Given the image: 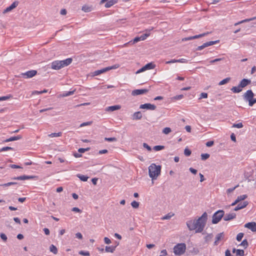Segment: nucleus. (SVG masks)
I'll return each instance as SVG.
<instances>
[{
  "label": "nucleus",
  "mask_w": 256,
  "mask_h": 256,
  "mask_svg": "<svg viewBox=\"0 0 256 256\" xmlns=\"http://www.w3.org/2000/svg\"><path fill=\"white\" fill-rule=\"evenodd\" d=\"M174 216V214L170 212L162 218V220H170Z\"/></svg>",
  "instance_id": "obj_33"
},
{
  "label": "nucleus",
  "mask_w": 256,
  "mask_h": 256,
  "mask_svg": "<svg viewBox=\"0 0 256 256\" xmlns=\"http://www.w3.org/2000/svg\"><path fill=\"white\" fill-rule=\"evenodd\" d=\"M186 226L190 230H195L196 226H195V220H188L186 222Z\"/></svg>",
  "instance_id": "obj_18"
},
{
  "label": "nucleus",
  "mask_w": 256,
  "mask_h": 256,
  "mask_svg": "<svg viewBox=\"0 0 256 256\" xmlns=\"http://www.w3.org/2000/svg\"><path fill=\"white\" fill-rule=\"evenodd\" d=\"M186 250V245L184 243L177 244L174 248V252L176 255L180 256L184 254Z\"/></svg>",
  "instance_id": "obj_4"
},
{
  "label": "nucleus",
  "mask_w": 256,
  "mask_h": 256,
  "mask_svg": "<svg viewBox=\"0 0 256 256\" xmlns=\"http://www.w3.org/2000/svg\"><path fill=\"white\" fill-rule=\"evenodd\" d=\"M9 150H14V148L10 146H5L3 147L0 149V152L4 151Z\"/></svg>",
  "instance_id": "obj_41"
},
{
  "label": "nucleus",
  "mask_w": 256,
  "mask_h": 256,
  "mask_svg": "<svg viewBox=\"0 0 256 256\" xmlns=\"http://www.w3.org/2000/svg\"><path fill=\"white\" fill-rule=\"evenodd\" d=\"M72 61V58H68L62 60H55L52 62L51 68L55 70H58L70 64Z\"/></svg>",
  "instance_id": "obj_2"
},
{
  "label": "nucleus",
  "mask_w": 256,
  "mask_h": 256,
  "mask_svg": "<svg viewBox=\"0 0 256 256\" xmlns=\"http://www.w3.org/2000/svg\"><path fill=\"white\" fill-rule=\"evenodd\" d=\"M72 212H82V210L78 208H76V207H74L72 208Z\"/></svg>",
  "instance_id": "obj_63"
},
{
  "label": "nucleus",
  "mask_w": 256,
  "mask_h": 256,
  "mask_svg": "<svg viewBox=\"0 0 256 256\" xmlns=\"http://www.w3.org/2000/svg\"><path fill=\"white\" fill-rule=\"evenodd\" d=\"M131 206L133 208H137L139 206V202L134 200L132 202Z\"/></svg>",
  "instance_id": "obj_42"
},
{
  "label": "nucleus",
  "mask_w": 256,
  "mask_h": 256,
  "mask_svg": "<svg viewBox=\"0 0 256 256\" xmlns=\"http://www.w3.org/2000/svg\"><path fill=\"white\" fill-rule=\"evenodd\" d=\"M161 171V166L156 165L155 164H152L148 167L149 176L152 180H156L160 174Z\"/></svg>",
  "instance_id": "obj_3"
},
{
  "label": "nucleus",
  "mask_w": 256,
  "mask_h": 256,
  "mask_svg": "<svg viewBox=\"0 0 256 256\" xmlns=\"http://www.w3.org/2000/svg\"><path fill=\"white\" fill-rule=\"evenodd\" d=\"M18 3H19L18 2V1L14 2L10 6H9L8 7L6 8L5 10H4L2 13L4 14H5L11 11L13 9L16 8L18 6Z\"/></svg>",
  "instance_id": "obj_16"
},
{
  "label": "nucleus",
  "mask_w": 256,
  "mask_h": 256,
  "mask_svg": "<svg viewBox=\"0 0 256 256\" xmlns=\"http://www.w3.org/2000/svg\"><path fill=\"white\" fill-rule=\"evenodd\" d=\"M236 214L234 212H230L229 214H224V221H228L232 220L236 218Z\"/></svg>",
  "instance_id": "obj_15"
},
{
  "label": "nucleus",
  "mask_w": 256,
  "mask_h": 256,
  "mask_svg": "<svg viewBox=\"0 0 256 256\" xmlns=\"http://www.w3.org/2000/svg\"><path fill=\"white\" fill-rule=\"evenodd\" d=\"M62 136V132H58V133H52L51 134H50L48 135V136L50 137H51V138H52V137H58V136Z\"/></svg>",
  "instance_id": "obj_43"
},
{
  "label": "nucleus",
  "mask_w": 256,
  "mask_h": 256,
  "mask_svg": "<svg viewBox=\"0 0 256 256\" xmlns=\"http://www.w3.org/2000/svg\"><path fill=\"white\" fill-rule=\"evenodd\" d=\"M142 118V114L140 112H135L132 115V119L139 120Z\"/></svg>",
  "instance_id": "obj_23"
},
{
  "label": "nucleus",
  "mask_w": 256,
  "mask_h": 256,
  "mask_svg": "<svg viewBox=\"0 0 256 256\" xmlns=\"http://www.w3.org/2000/svg\"><path fill=\"white\" fill-rule=\"evenodd\" d=\"M183 98V94H180L174 96V97L172 98V99L174 100H179L182 99Z\"/></svg>",
  "instance_id": "obj_48"
},
{
  "label": "nucleus",
  "mask_w": 256,
  "mask_h": 256,
  "mask_svg": "<svg viewBox=\"0 0 256 256\" xmlns=\"http://www.w3.org/2000/svg\"><path fill=\"white\" fill-rule=\"evenodd\" d=\"M209 34H210L209 32H204V33H202V34H198V35H196L194 36H191L184 38H182V41H188V40H194V39H196V38H202L203 36L208 35Z\"/></svg>",
  "instance_id": "obj_9"
},
{
  "label": "nucleus",
  "mask_w": 256,
  "mask_h": 256,
  "mask_svg": "<svg viewBox=\"0 0 256 256\" xmlns=\"http://www.w3.org/2000/svg\"><path fill=\"white\" fill-rule=\"evenodd\" d=\"M120 108V106L119 105H114L110 106L106 108V110L107 112H114V110H118Z\"/></svg>",
  "instance_id": "obj_21"
},
{
  "label": "nucleus",
  "mask_w": 256,
  "mask_h": 256,
  "mask_svg": "<svg viewBox=\"0 0 256 256\" xmlns=\"http://www.w3.org/2000/svg\"><path fill=\"white\" fill-rule=\"evenodd\" d=\"M37 74V71L36 70H28L26 72H23L20 74V78H31L36 76Z\"/></svg>",
  "instance_id": "obj_7"
},
{
  "label": "nucleus",
  "mask_w": 256,
  "mask_h": 256,
  "mask_svg": "<svg viewBox=\"0 0 256 256\" xmlns=\"http://www.w3.org/2000/svg\"><path fill=\"white\" fill-rule=\"evenodd\" d=\"M214 144V141L210 140V141L207 142L206 144V145L208 147H210L212 146H213Z\"/></svg>",
  "instance_id": "obj_60"
},
{
  "label": "nucleus",
  "mask_w": 256,
  "mask_h": 256,
  "mask_svg": "<svg viewBox=\"0 0 256 256\" xmlns=\"http://www.w3.org/2000/svg\"><path fill=\"white\" fill-rule=\"evenodd\" d=\"M231 90L234 93H238L242 92V88L238 84L237 86H233L231 88Z\"/></svg>",
  "instance_id": "obj_26"
},
{
  "label": "nucleus",
  "mask_w": 256,
  "mask_h": 256,
  "mask_svg": "<svg viewBox=\"0 0 256 256\" xmlns=\"http://www.w3.org/2000/svg\"><path fill=\"white\" fill-rule=\"evenodd\" d=\"M251 80H250L244 78L240 82L239 85L242 88L246 87L248 84H250Z\"/></svg>",
  "instance_id": "obj_20"
},
{
  "label": "nucleus",
  "mask_w": 256,
  "mask_h": 256,
  "mask_svg": "<svg viewBox=\"0 0 256 256\" xmlns=\"http://www.w3.org/2000/svg\"><path fill=\"white\" fill-rule=\"evenodd\" d=\"M92 124V122H83L80 124V126L82 127L86 126H89L90 125Z\"/></svg>",
  "instance_id": "obj_59"
},
{
  "label": "nucleus",
  "mask_w": 256,
  "mask_h": 256,
  "mask_svg": "<svg viewBox=\"0 0 256 256\" xmlns=\"http://www.w3.org/2000/svg\"><path fill=\"white\" fill-rule=\"evenodd\" d=\"M36 178V176H18L12 178L11 179L14 180H32Z\"/></svg>",
  "instance_id": "obj_11"
},
{
  "label": "nucleus",
  "mask_w": 256,
  "mask_h": 256,
  "mask_svg": "<svg viewBox=\"0 0 256 256\" xmlns=\"http://www.w3.org/2000/svg\"><path fill=\"white\" fill-rule=\"evenodd\" d=\"M0 236L1 238L4 242H6L7 240V239H8V238L4 234V233H1L0 234Z\"/></svg>",
  "instance_id": "obj_50"
},
{
  "label": "nucleus",
  "mask_w": 256,
  "mask_h": 256,
  "mask_svg": "<svg viewBox=\"0 0 256 256\" xmlns=\"http://www.w3.org/2000/svg\"><path fill=\"white\" fill-rule=\"evenodd\" d=\"M146 32H150V30H146ZM150 32H146V34H143L140 36V39L141 40H144L150 36Z\"/></svg>",
  "instance_id": "obj_31"
},
{
  "label": "nucleus",
  "mask_w": 256,
  "mask_h": 256,
  "mask_svg": "<svg viewBox=\"0 0 256 256\" xmlns=\"http://www.w3.org/2000/svg\"><path fill=\"white\" fill-rule=\"evenodd\" d=\"M230 80V78H226L222 80H221L219 82L218 84L220 86L224 84L228 83V82H229Z\"/></svg>",
  "instance_id": "obj_34"
},
{
  "label": "nucleus",
  "mask_w": 256,
  "mask_h": 256,
  "mask_svg": "<svg viewBox=\"0 0 256 256\" xmlns=\"http://www.w3.org/2000/svg\"><path fill=\"white\" fill-rule=\"evenodd\" d=\"M240 245L243 246L244 248H247L248 246L247 240L244 239V240H243L241 244H240Z\"/></svg>",
  "instance_id": "obj_38"
},
{
  "label": "nucleus",
  "mask_w": 256,
  "mask_h": 256,
  "mask_svg": "<svg viewBox=\"0 0 256 256\" xmlns=\"http://www.w3.org/2000/svg\"><path fill=\"white\" fill-rule=\"evenodd\" d=\"M118 2V0H110L105 4L106 8H109Z\"/></svg>",
  "instance_id": "obj_25"
},
{
  "label": "nucleus",
  "mask_w": 256,
  "mask_h": 256,
  "mask_svg": "<svg viewBox=\"0 0 256 256\" xmlns=\"http://www.w3.org/2000/svg\"><path fill=\"white\" fill-rule=\"evenodd\" d=\"M224 212L223 210H218L214 212L212 217V223L218 224L222 218H224Z\"/></svg>",
  "instance_id": "obj_5"
},
{
  "label": "nucleus",
  "mask_w": 256,
  "mask_h": 256,
  "mask_svg": "<svg viewBox=\"0 0 256 256\" xmlns=\"http://www.w3.org/2000/svg\"><path fill=\"white\" fill-rule=\"evenodd\" d=\"M208 214L206 212L202 214V216L195 220V229L196 232H201L203 231L206 223Z\"/></svg>",
  "instance_id": "obj_1"
},
{
  "label": "nucleus",
  "mask_w": 256,
  "mask_h": 256,
  "mask_svg": "<svg viewBox=\"0 0 256 256\" xmlns=\"http://www.w3.org/2000/svg\"><path fill=\"white\" fill-rule=\"evenodd\" d=\"M218 42H219L218 40H215V41L208 42L204 43L202 45L198 46L196 50H201L206 47L214 45V44L218 43Z\"/></svg>",
  "instance_id": "obj_10"
},
{
  "label": "nucleus",
  "mask_w": 256,
  "mask_h": 256,
  "mask_svg": "<svg viewBox=\"0 0 256 256\" xmlns=\"http://www.w3.org/2000/svg\"><path fill=\"white\" fill-rule=\"evenodd\" d=\"M148 92V90L147 89L134 90L132 91V94L134 96H135L146 94Z\"/></svg>",
  "instance_id": "obj_17"
},
{
  "label": "nucleus",
  "mask_w": 256,
  "mask_h": 256,
  "mask_svg": "<svg viewBox=\"0 0 256 256\" xmlns=\"http://www.w3.org/2000/svg\"><path fill=\"white\" fill-rule=\"evenodd\" d=\"M10 96H1L0 97V101L8 100L10 98Z\"/></svg>",
  "instance_id": "obj_54"
},
{
  "label": "nucleus",
  "mask_w": 256,
  "mask_h": 256,
  "mask_svg": "<svg viewBox=\"0 0 256 256\" xmlns=\"http://www.w3.org/2000/svg\"><path fill=\"white\" fill-rule=\"evenodd\" d=\"M143 146L148 150V151H151L152 148L150 146H149L146 143H143Z\"/></svg>",
  "instance_id": "obj_57"
},
{
  "label": "nucleus",
  "mask_w": 256,
  "mask_h": 256,
  "mask_svg": "<svg viewBox=\"0 0 256 256\" xmlns=\"http://www.w3.org/2000/svg\"><path fill=\"white\" fill-rule=\"evenodd\" d=\"M172 132V130L170 128L166 127L162 130V132L166 134H168Z\"/></svg>",
  "instance_id": "obj_37"
},
{
  "label": "nucleus",
  "mask_w": 256,
  "mask_h": 256,
  "mask_svg": "<svg viewBox=\"0 0 256 256\" xmlns=\"http://www.w3.org/2000/svg\"><path fill=\"white\" fill-rule=\"evenodd\" d=\"M50 251L52 252L53 254H58V249L56 247L54 246V244H52L50 246Z\"/></svg>",
  "instance_id": "obj_28"
},
{
  "label": "nucleus",
  "mask_w": 256,
  "mask_h": 256,
  "mask_svg": "<svg viewBox=\"0 0 256 256\" xmlns=\"http://www.w3.org/2000/svg\"><path fill=\"white\" fill-rule=\"evenodd\" d=\"M164 146H156L153 148V149L156 151H159L164 149Z\"/></svg>",
  "instance_id": "obj_39"
},
{
  "label": "nucleus",
  "mask_w": 256,
  "mask_h": 256,
  "mask_svg": "<svg viewBox=\"0 0 256 256\" xmlns=\"http://www.w3.org/2000/svg\"><path fill=\"white\" fill-rule=\"evenodd\" d=\"M140 108L141 109H146L154 110L156 109V106L154 104H152L150 103H146L141 104L140 106Z\"/></svg>",
  "instance_id": "obj_12"
},
{
  "label": "nucleus",
  "mask_w": 256,
  "mask_h": 256,
  "mask_svg": "<svg viewBox=\"0 0 256 256\" xmlns=\"http://www.w3.org/2000/svg\"><path fill=\"white\" fill-rule=\"evenodd\" d=\"M10 167L12 168H22L21 166H20L18 165L14 164H10Z\"/></svg>",
  "instance_id": "obj_61"
},
{
  "label": "nucleus",
  "mask_w": 256,
  "mask_h": 256,
  "mask_svg": "<svg viewBox=\"0 0 256 256\" xmlns=\"http://www.w3.org/2000/svg\"><path fill=\"white\" fill-rule=\"evenodd\" d=\"M224 232L218 234L216 236L214 246H218L219 244L220 241L224 240Z\"/></svg>",
  "instance_id": "obj_13"
},
{
  "label": "nucleus",
  "mask_w": 256,
  "mask_h": 256,
  "mask_svg": "<svg viewBox=\"0 0 256 256\" xmlns=\"http://www.w3.org/2000/svg\"><path fill=\"white\" fill-rule=\"evenodd\" d=\"M244 252L242 250H237L236 252V256H244Z\"/></svg>",
  "instance_id": "obj_36"
},
{
  "label": "nucleus",
  "mask_w": 256,
  "mask_h": 256,
  "mask_svg": "<svg viewBox=\"0 0 256 256\" xmlns=\"http://www.w3.org/2000/svg\"><path fill=\"white\" fill-rule=\"evenodd\" d=\"M90 149V148H80L78 150V152L80 153H84L88 150Z\"/></svg>",
  "instance_id": "obj_55"
},
{
  "label": "nucleus",
  "mask_w": 256,
  "mask_h": 256,
  "mask_svg": "<svg viewBox=\"0 0 256 256\" xmlns=\"http://www.w3.org/2000/svg\"><path fill=\"white\" fill-rule=\"evenodd\" d=\"M74 92V91H70V92H65L64 94H63L62 96H70V95H72Z\"/></svg>",
  "instance_id": "obj_53"
},
{
  "label": "nucleus",
  "mask_w": 256,
  "mask_h": 256,
  "mask_svg": "<svg viewBox=\"0 0 256 256\" xmlns=\"http://www.w3.org/2000/svg\"><path fill=\"white\" fill-rule=\"evenodd\" d=\"M78 254L82 256H90V252L88 251L80 250L78 252Z\"/></svg>",
  "instance_id": "obj_44"
},
{
  "label": "nucleus",
  "mask_w": 256,
  "mask_h": 256,
  "mask_svg": "<svg viewBox=\"0 0 256 256\" xmlns=\"http://www.w3.org/2000/svg\"><path fill=\"white\" fill-rule=\"evenodd\" d=\"M22 138V136L20 135H18L17 136H12L10 138H7L4 141V142H10L14 141L19 140Z\"/></svg>",
  "instance_id": "obj_22"
},
{
  "label": "nucleus",
  "mask_w": 256,
  "mask_h": 256,
  "mask_svg": "<svg viewBox=\"0 0 256 256\" xmlns=\"http://www.w3.org/2000/svg\"><path fill=\"white\" fill-rule=\"evenodd\" d=\"M104 140L108 142H116V138H106Z\"/></svg>",
  "instance_id": "obj_52"
},
{
  "label": "nucleus",
  "mask_w": 256,
  "mask_h": 256,
  "mask_svg": "<svg viewBox=\"0 0 256 256\" xmlns=\"http://www.w3.org/2000/svg\"><path fill=\"white\" fill-rule=\"evenodd\" d=\"M77 176L82 180L83 182H86L87 181L88 179V177L86 176L78 174L77 175Z\"/></svg>",
  "instance_id": "obj_30"
},
{
  "label": "nucleus",
  "mask_w": 256,
  "mask_h": 256,
  "mask_svg": "<svg viewBox=\"0 0 256 256\" xmlns=\"http://www.w3.org/2000/svg\"><path fill=\"white\" fill-rule=\"evenodd\" d=\"M248 204L247 201H244L242 202L239 203L234 208V210L237 211L242 208H246Z\"/></svg>",
  "instance_id": "obj_19"
},
{
  "label": "nucleus",
  "mask_w": 256,
  "mask_h": 256,
  "mask_svg": "<svg viewBox=\"0 0 256 256\" xmlns=\"http://www.w3.org/2000/svg\"><path fill=\"white\" fill-rule=\"evenodd\" d=\"M255 18H248V19H245L244 20H241L240 22H237V24H238V25L240 24H242V23H244V22H250V20H254Z\"/></svg>",
  "instance_id": "obj_47"
},
{
  "label": "nucleus",
  "mask_w": 256,
  "mask_h": 256,
  "mask_svg": "<svg viewBox=\"0 0 256 256\" xmlns=\"http://www.w3.org/2000/svg\"><path fill=\"white\" fill-rule=\"evenodd\" d=\"M244 226L253 232H256V222H255L246 223L244 224Z\"/></svg>",
  "instance_id": "obj_14"
},
{
  "label": "nucleus",
  "mask_w": 256,
  "mask_h": 256,
  "mask_svg": "<svg viewBox=\"0 0 256 256\" xmlns=\"http://www.w3.org/2000/svg\"><path fill=\"white\" fill-rule=\"evenodd\" d=\"M210 156V155L208 154H201V159L202 160H205L206 159H208V158H209Z\"/></svg>",
  "instance_id": "obj_40"
},
{
  "label": "nucleus",
  "mask_w": 256,
  "mask_h": 256,
  "mask_svg": "<svg viewBox=\"0 0 256 256\" xmlns=\"http://www.w3.org/2000/svg\"><path fill=\"white\" fill-rule=\"evenodd\" d=\"M239 186L238 184L236 185V186H235L234 187L232 188H228L227 190H226V192H227V193L228 194H230L236 188H238V186Z\"/></svg>",
  "instance_id": "obj_51"
},
{
  "label": "nucleus",
  "mask_w": 256,
  "mask_h": 256,
  "mask_svg": "<svg viewBox=\"0 0 256 256\" xmlns=\"http://www.w3.org/2000/svg\"><path fill=\"white\" fill-rule=\"evenodd\" d=\"M208 98V94L206 92H202L201 93L200 97V99L201 98Z\"/></svg>",
  "instance_id": "obj_58"
},
{
  "label": "nucleus",
  "mask_w": 256,
  "mask_h": 256,
  "mask_svg": "<svg viewBox=\"0 0 256 256\" xmlns=\"http://www.w3.org/2000/svg\"><path fill=\"white\" fill-rule=\"evenodd\" d=\"M18 184V183L16 182H9L6 183V184H2L1 186L4 187H6V186H12V185H16Z\"/></svg>",
  "instance_id": "obj_35"
},
{
  "label": "nucleus",
  "mask_w": 256,
  "mask_h": 256,
  "mask_svg": "<svg viewBox=\"0 0 256 256\" xmlns=\"http://www.w3.org/2000/svg\"><path fill=\"white\" fill-rule=\"evenodd\" d=\"M116 248V246H106L105 250L106 252H113L115 250Z\"/></svg>",
  "instance_id": "obj_27"
},
{
  "label": "nucleus",
  "mask_w": 256,
  "mask_h": 256,
  "mask_svg": "<svg viewBox=\"0 0 256 256\" xmlns=\"http://www.w3.org/2000/svg\"><path fill=\"white\" fill-rule=\"evenodd\" d=\"M254 96V94L251 90H248L244 94L243 98L244 100L248 102V105L250 104L252 98Z\"/></svg>",
  "instance_id": "obj_8"
},
{
  "label": "nucleus",
  "mask_w": 256,
  "mask_h": 256,
  "mask_svg": "<svg viewBox=\"0 0 256 256\" xmlns=\"http://www.w3.org/2000/svg\"><path fill=\"white\" fill-rule=\"evenodd\" d=\"M232 127L240 128H242L243 127V124L242 122H240L238 124H233Z\"/></svg>",
  "instance_id": "obj_46"
},
{
  "label": "nucleus",
  "mask_w": 256,
  "mask_h": 256,
  "mask_svg": "<svg viewBox=\"0 0 256 256\" xmlns=\"http://www.w3.org/2000/svg\"><path fill=\"white\" fill-rule=\"evenodd\" d=\"M156 65L152 62H150L144 66V71L146 70H152L155 68Z\"/></svg>",
  "instance_id": "obj_24"
},
{
  "label": "nucleus",
  "mask_w": 256,
  "mask_h": 256,
  "mask_svg": "<svg viewBox=\"0 0 256 256\" xmlns=\"http://www.w3.org/2000/svg\"><path fill=\"white\" fill-rule=\"evenodd\" d=\"M247 198V195L243 194L238 196L236 199V202H240L245 200Z\"/></svg>",
  "instance_id": "obj_32"
},
{
  "label": "nucleus",
  "mask_w": 256,
  "mask_h": 256,
  "mask_svg": "<svg viewBox=\"0 0 256 256\" xmlns=\"http://www.w3.org/2000/svg\"><path fill=\"white\" fill-rule=\"evenodd\" d=\"M224 59V58H216V59H214V60H211L210 62V64H214V63H215L216 62H220L222 60Z\"/></svg>",
  "instance_id": "obj_56"
},
{
  "label": "nucleus",
  "mask_w": 256,
  "mask_h": 256,
  "mask_svg": "<svg viewBox=\"0 0 256 256\" xmlns=\"http://www.w3.org/2000/svg\"><path fill=\"white\" fill-rule=\"evenodd\" d=\"M188 60L185 58H181L178 60V62H181V63H186L188 62Z\"/></svg>",
  "instance_id": "obj_62"
},
{
  "label": "nucleus",
  "mask_w": 256,
  "mask_h": 256,
  "mask_svg": "<svg viewBox=\"0 0 256 256\" xmlns=\"http://www.w3.org/2000/svg\"><path fill=\"white\" fill-rule=\"evenodd\" d=\"M191 153H192V152L189 149H188L187 148L184 149V154H185V156H190V155Z\"/></svg>",
  "instance_id": "obj_49"
},
{
  "label": "nucleus",
  "mask_w": 256,
  "mask_h": 256,
  "mask_svg": "<svg viewBox=\"0 0 256 256\" xmlns=\"http://www.w3.org/2000/svg\"><path fill=\"white\" fill-rule=\"evenodd\" d=\"M119 64H116L110 66H108L101 70L94 71V76H98L102 73L105 72L110 70L118 68L119 67Z\"/></svg>",
  "instance_id": "obj_6"
},
{
  "label": "nucleus",
  "mask_w": 256,
  "mask_h": 256,
  "mask_svg": "<svg viewBox=\"0 0 256 256\" xmlns=\"http://www.w3.org/2000/svg\"><path fill=\"white\" fill-rule=\"evenodd\" d=\"M244 234L242 232H240V233L238 234L236 236V240L238 242L242 240L244 236Z\"/></svg>",
  "instance_id": "obj_45"
},
{
  "label": "nucleus",
  "mask_w": 256,
  "mask_h": 256,
  "mask_svg": "<svg viewBox=\"0 0 256 256\" xmlns=\"http://www.w3.org/2000/svg\"><path fill=\"white\" fill-rule=\"evenodd\" d=\"M82 10L86 12H88L92 10V7L87 5H84L82 7Z\"/></svg>",
  "instance_id": "obj_29"
},
{
  "label": "nucleus",
  "mask_w": 256,
  "mask_h": 256,
  "mask_svg": "<svg viewBox=\"0 0 256 256\" xmlns=\"http://www.w3.org/2000/svg\"><path fill=\"white\" fill-rule=\"evenodd\" d=\"M255 103H256V98H253L249 106H252Z\"/></svg>",
  "instance_id": "obj_64"
}]
</instances>
